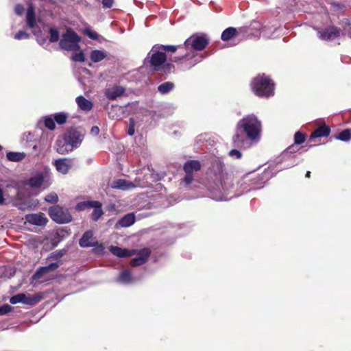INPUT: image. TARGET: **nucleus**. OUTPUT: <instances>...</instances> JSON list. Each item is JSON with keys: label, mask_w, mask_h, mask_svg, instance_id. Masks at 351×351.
<instances>
[{"label": "nucleus", "mask_w": 351, "mask_h": 351, "mask_svg": "<svg viewBox=\"0 0 351 351\" xmlns=\"http://www.w3.org/2000/svg\"><path fill=\"white\" fill-rule=\"evenodd\" d=\"M72 60L75 62H83L85 61V57L83 52L75 53L72 55Z\"/></svg>", "instance_id": "obj_42"}, {"label": "nucleus", "mask_w": 351, "mask_h": 351, "mask_svg": "<svg viewBox=\"0 0 351 351\" xmlns=\"http://www.w3.org/2000/svg\"><path fill=\"white\" fill-rule=\"evenodd\" d=\"M134 126H135L134 120L133 118H130V124H129V127L128 129V135L132 136L134 134V132H135Z\"/></svg>", "instance_id": "obj_45"}, {"label": "nucleus", "mask_w": 351, "mask_h": 351, "mask_svg": "<svg viewBox=\"0 0 351 351\" xmlns=\"http://www.w3.org/2000/svg\"><path fill=\"white\" fill-rule=\"evenodd\" d=\"M81 38L73 31L68 29L60 41L61 49L66 51H78Z\"/></svg>", "instance_id": "obj_4"}, {"label": "nucleus", "mask_w": 351, "mask_h": 351, "mask_svg": "<svg viewBox=\"0 0 351 351\" xmlns=\"http://www.w3.org/2000/svg\"><path fill=\"white\" fill-rule=\"evenodd\" d=\"M252 88H273L274 83L272 80L265 75L256 76L252 82Z\"/></svg>", "instance_id": "obj_12"}, {"label": "nucleus", "mask_w": 351, "mask_h": 351, "mask_svg": "<svg viewBox=\"0 0 351 351\" xmlns=\"http://www.w3.org/2000/svg\"><path fill=\"white\" fill-rule=\"evenodd\" d=\"M229 156L233 158L239 159L241 158L242 154L241 152L237 149H232L229 152Z\"/></svg>", "instance_id": "obj_47"}, {"label": "nucleus", "mask_w": 351, "mask_h": 351, "mask_svg": "<svg viewBox=\"0 0 351 351\" xmlns=\"http://www.w3.org/2000/svg\"><path fill=\"white\" fill-rule=\"evenodd\" d=\"M93 232L89 230L84 232L82 238L80 239L79 243L81 247H87L95 246L97 242H93Z\"/></svg>", "instance_id": "obj_21"}, {"label": "nucleus", "mask_w": 351, "mask_h": 351, "mask_svg": "<svg viewBox=\"0 0 351 351\" xmlns=\"http://www.w3.org/2000/svg\"><path fill=\"white\" fill-rule=\"evenodd\" d=\"M310 176H311V172L310 171H307L306 173V178H310Z\"/></svg>", "instance_id": "obj_56"}, {"label": "nucleus", "mask_w": 351, "mask_h": 351, "mask_svg": "<svg viewBox=\"0 0 351 351\" xmlns=\"http://www.w3.org/2000/svg\"><path fill=\"white\" fill-rule=\"evenodd\" d=\"M236 35L237 29L234 27H228L222 32L221 38L223 41H227L234 37Z\"/></svg>", "instance_id": "obj_31"}, {"label": "nucleus", "mask_w": 351, "mask_h": 351, "mask_svg": "<svg viewBox=\"0 0 351 351\" xmlns=\"http://www.w3.org/2000/svg\"><path fill=\"white\" fill-rule=\"evenodd\" d=\"M170 89H158V90L160 92L161 94H167L169 93Z\"/></svg>", "instance_id": "obj_55"}, {"label": "nucleus", "mask_w": 351, "mask_h": 351, "mask_svg": "<svg viewBox=\"0 0 351 351\" xmlns=\"http://www.w3.org/2000/svg\"><path fill=\"white\" fill-rule=\"evenodd\" d=\"M261 132V123L254 114L247 115L240 120L237 125V134L233 137L235 146H242L243 143V134L252 141H258Z\"/></svg>", "instance_id": "obj_1"}, {"label": "nucleus", "mask_w": 351, "mask_h": 351, "mask_svg": "<svg viewBox=\"0 0 351 351\" xmlns=\"http://www.w3.org/2000/svg\"><path fill=\"white\" fill-rule=\"evenodd\" d=\"M159 47L162 51H171L175 52L177 49V47L175 45H160Z\"/></svg>", "instance_id": "obj_44"}, {"label": "nucleus", "mask_w": 351, "mask_h": 351, "mask_svg": "<svg viewBox=\"0 0 351 351\" xmlns=\"http://www.w3.org/2000/svg\"><path fill=\"white\" fill-rule=\"evenodd\" d=\"M104 7L110 8L112 5L113 0H102Z\"/></svg>", "instance_id": "obj_51"}, {"label": "nucleus", "mask_w": 351, "mask_h": 351, "mask_svg": "<svg viewBox=\"0 0 351 351\" xmlns=\"http://www.w3.org/2000/svg\"><path fill=\"white\" fill-rule=\"evenodd\" d=\"M295 148H296V147H295L294 145L289 146V147L287 149V150H286V153H285V154H292V153H293V152H296Z\"/></svg>", "instance_id": "obj_52"}, {"label": "nucleus", "mask_w": 351, "mask_h": 351, "mask_svg": "<svg viewBox=\"0 0 351 351\" xmlns=\"http://www.w3.org/2000/svg\"><path fill=\"white\" fill-rule=\"evenodd\" d=\"M350 37H351V34H350Z\"/></svg>", "instance_id": "obj_59"}, {"label": "nucleus", "mask_w": 351, "mask_h": 351, "mask_svg": "<svg viewBox=\"0 0 351 351\" xmlns=\"http://www.w3.org/2000/svg\"><path fill=\"white\" fill-rule=\"evenodd\" d=\"M49 184H47L45 186V188H46V187L49 186Z\"/></svg>", "instance_id": "obj_57"}, {"label": "nucleus", "mask_w": 351, "mask_h": 351, "mask_svg": "<svg viewBox=\"0 0 351 351\" xmlns=\"http://www.w3.org/2000/svg\"><path fill=\"white\" fill-rule=\"evenodd\" d=\"M26 22L27 26L32 30L33 34L36 36L38 41L40 42L38 39L40 29L36 27L34 8L32 3L29 4V7L27 10Z\"/></svg>", "instance_id": "obj_9"}, {"label": "nucleus", "mask_w": 351, "mask_h": 351, "mask_svg": "<svg viewBox=\"0 0 351 351\" xmlns=\"http://www.w3.org/2000/svg\"><path fill=\"white\" fill-rule=\"evenodd\" d=\"M49 215L52 220L58 223H66L72 220L69 211L58 205L51 207Z\"/></svg>", "instance_id": "obj_5"}, {"label": "nucleus", "mask_w": 351, "mask_h": 351, "mask_svg": "<svg viewBox=\"0 0 351 351\" xmlns=\"http://www.w3.org/2000/svg\"><path fill=\"white\" fill-rule=\"evenodd\" d=\"M23 11H24V8L22 5L17 4L15 6V12L16 14L21 15L23 13Z\"/></svg>", "instance_id": "obj_48"}, {"label": "nucleus", "mask_w": 351, "mask_h": 351, "mask_svg": "<svg viewBox=\"0 0 351 351\" xmlns=\"http://www.w3.org/2000/svg\"><path fill=\"white\" fill-rule=\"evenodd\" d=\"M58 199H59V198H58V195L54 192H51V193H49L45 197V200L47 202L51 203V204L57 203L58 202Z\"/></svg>", "instance_id": "obj_38"}, {"label": "nucleus", "mask_w": 351, "mask_h": 351, "mask_svg": "<svg viewBox=\"0 0 351 351\" xmlns=\"http://www.w3.org/2000/svg\"><path fill=\"white\" fill-rule=\"evenodd\" d=\"M93 201H86L80 202L77 204L76 208L79 210H83L86 208H90L93 204Z\"/></svg>", "instance_id": "obj_40"}, {"label": "nucleus", "mask_w": 351, "mask_h": 351, "mask_svg": "<svg viewBox=\"0 0 351 351\" xmlns=\"http://www.w3.org/2000/svg\"><path fill=\"white\" fill-rule=\"evenodd\" d=\"M66 254V250H57L51 253L47 259H54L56 261H58L60 258H62Z\"/></svg>", "instance_id": "obj_37"}, {"label": "nucleus", "mask_w": 351, "mask_h": 351, "mask_svg": "<svg viewBox=\"0 0 351 351\" xmlns=\"http://www.w3.org/2000/svg\"><path fill=\"white\" fill-rule=\"evenodd\" d=\"M43 298L40 293H36L34 295H26L25 293L16 294L10 299V302L12 304L22 303L30 306H33L39 302Z\"/></svg>", "instance_id": "obj_7"}, {"label": "nucleus", "mask_w": 351, "mask_h": 351, "mask_svg": "<svg viewBox=\"0 0 351 351\" xmlns=\"http://www.w3.org/2000/svg\"><path fill=\"white\" fill-rule=\"evenodd\" d=\"M19 200H21V192L20 191H18L16 195V199L15 202L16 206L18 207L19 209L21 210H25L27 209H30L32 208L29 203L25 202H18Z\"/></svg>", "instance_id": "obj_32"}, {"label": "nucleus", "mask_w": 351, "mask_h": 351, "mask_svg": "<svg viewBox=\"0 0 351 351\" xmlns=\"http://www.w3.org/2000/svg\"><path fill=\"white\" fill-rule=\"evenodd\" d=\"M89 58L93 62L97 63L108 59V53L104 49H94L90 52Z\"/></svg>", "instance_id": "obj_18"}, {"label": "nucleus", "mask_w": 351, "mask_h": 351, "mask_svg": "<svg viewBox=\"0 0 351 351\" xmlns=\"http://www.w3.org/2000/svg\"><path fill=\"white\" fill-rule=\"evenodd\" d=\"M90 133L93 136H97L99 133V128L97 126H93Z\"/></svg>", "instance_id": "obj_50"}, {"label": "nucleus", "mask_w": 351, "mask_h": 351, "mask_svg": "<svg viewBox=\"0 0 351 351\" xmlns=\"http://www.w3.org/2000/svg\"><path fill=\"white\" fill-rule=\"evenodd\" d=\"M59 267L58 263H52L47 266L39 267L35 274L32 276V278L33 280H40L43 282L45 280H42L43 278L51 271H55Z\"/></svg>", "instance_id": "obj_13"}, {"label": "nucleus", "mask_w": 351, "mask_h": 351, "mask_svg": "<svg viewBox=\"0 0 351 351\" xmlns=\"http://www.w3.org/2000/svg\"><path fill=\"white\" fill-rule=\"evenodd\" d=\"M252 91L260 98H268L274 95V89H252Z\"/></svg>", "instance_id": "obj_29"}, {"label": "nucleus", "mask_w": 351, "mask_h": 351, "mask_svg": "<svg viewBox=\"0 0 351 351\" xmlns=\"http://www.w3.org/2000/svg\"><path fill=\"white\" fill-rule=\"evenodd\" d=\"M109 250L112 254L119 258L128 257L133 254L130 250L117 246L111 245L109 247Z\"/></svg>", "instance_id": "obj_23"}, {"label": "nucleus", "mask_w": 351, "mask_h": 351, "mask_svg": "<svg viewBox=\"0 0 351 351\" xmlns=\"http://www.w3.org/2000/svg\"><path fill=\"white\" fill-rule=\"evenodd\" d=\"M64 138L73 149L82 143L84 135L75 130H70L64 134Z\"/></svg>", "instance_id": "obj_11"}, {"label": "nucleus", "mask_w": 351, "mask_h": 351, "mask_svg": "<svg viewBox=\"0 0 351 351\" xmlns=\"http://www.w3.org/2000/svg\"><path fill=\"white\" fill-rule=\"evenodd\" d=\"M135 222V215L134 213H129L123 217L119 221V224L121 227H129Z\"/></svg>", "instance_id": "obj_26"}, {"label": "nucleus", "mask_w": 351, "mask_h": 351, "mask_svg": "<svg viewBox=\"0 0 351 351\" xmlns=\"http://www.w3.org/2000/svg\"><path fill=\"white\" fill-rule=\"evenodd\" d=\"M208 42L207 38L204 35H193L189 37L184 42V48L187 52L183 57L179 58V60H182L183 58H189L193 56L192 49L197 51H201L206 47V46L208 45Z\"/></svg>", "instance_id": "obj_3"}, {"label": "nucleus", "mask_w": 351, "mask_h": 351, "mask_svg": "<svg viewBox=\"0 0 351 351\" xmlns=\"http://www.w3.org/2000/svg\"><path fill=\"white\" fill-rule=\"evenodd\" d=\"M83 32L85 35H86L89 38L92 40L99 39V34L89 27L84 28L83 29Z\"/></svg>", "instance_id": "obj_36"}, {"label": "nucleus", "mask_w": 351, "mask_h": 351, "mask_svg": "<svg viewBox=\"0 0 351 351\" xmlns=\"http://www.w3.org/2000/svg\"><path fill=\"white\" fill-rule=\"evenodd\" d=\"M118 281L122 283L128 284L133 282L134 279L132 278L130 271L129 269H125L121 273L118 278Z\"/></svg>", "instance_id": "obj_30"}, {"label": "nucleus", "mask_w": 351, "mask_h": 351, "mask_svg": "<svg viewBox=\"0 0 351 351\" xmlns=\"http://www.w3.org/2000/svg\"><path fill=\"white\" fill-rule=\"evenodd\" d=\"M76 102L79 108L84 111H90L93 108V104L90 101L86 99L83 96H79L76 98Z\"/></svg>", "instance_id": "obj_25"}, {"label": "nucleus", "mask_w": 351, "mask_h": 351, "mask_svg": "<svg viewBox=\"0 0 351 351\" xmlns=\"http://www.w3.org/2000/svg\"><path fill=\"white\" fill-rule=\"evenodd\" d=\"M337 138L342 141H348L351 138V129L343 130L338 134Z\"/></svg>", "instance_id": "obj_35"}, {"label": "nucleus", "mask_w": 351, "mask_h": 351, "mask_svg": "<svg viewBox=\"0 0 351 351\" xmlns=\"http://www.w3.org/2000/svg\"><path fill=\"white\" fill-rule=\"evenodd\" d=\"M44 123L45 127L50 130H53L56 128L55 120L53 115L45 117L44 118Z\"/></svg>", "instance_id": "obj_34"}, {"label": "nucleus", "mask_w": 351, "mask_h": 351, "mask_svg": "<svg viewBox=\"0 0 351 351\" xmlns=\"http://www.w3.org/2000/svg\"><path fill=\"white\" fill-rule=\"evenodd\" d=\"M173 86H174V84L172 82H165V83L160 84V86H158V88H173Z\"/></svg>", "instance_id": "obj_49"}, {"label": "nucleus", "mask_w": 351, "mask_h": 351, "mask_svg": "<svg viewBox=\"0 0 351 351\" xmlns=\"http://www.w3.org/2000/svg\"><path fill=\"white\" fill-rule=\"evenodd\" d=\"M319 38L324 40H331L339 37L340 35V30L334 27H328L325 29H318Z\"/></svg>", "instance_id": "obj_10"}, {"label": "nucleus", "mask_w": 351, "mask_h": 351, "mask_svg": "<svg viewBox=\"0 0 351 351\" xmlns=\"http://www.w3.org/2000/svg\"><path fill=\"white\" fill-rule=\"evenodd\" d=\"M25 219L29 223L38 226H45L48 221L45 215L40 213L26 215Z\"/></svg>", "instance_id": "obj_14"}, {"label": "nucleus", "mask_w": 351, "mask_h": 351, "mask_svg": "<svg viewBox=\"0 0 351 351\" xmlns=\"http://www.w3.org/2000/svg\"><path fill=\"white\" fill-rule=\"evenodd\" d=\"M111 186L113 189L126 190L134 188L135 184L125 179H118L112 182Z\"/></svg>", "instance_id": "obj_20"}, {"label": "nucleus", "mask_w": 351, "mask_h": 351, "mask_svg": "<svg viewBox=\"0 0 351 351\" xmlns=\"http://www.w3.org/2000/svg\"><path fill=\"white\" fill-rule=\"evenodd\" d=\"M29 34L24 31H19L14 35V38L17 40L27 39L29 38Z\"/></svg>", "instance_id": "obj_46"}, {"label": "nucleus", "mask_w": 351, "mask_h": 351, "mask_svg": "<svg viewBox=\"0 0 351 351\" xmlns=\"http://www.w3.org/2000/svg\"><path fill=\"white\" fill-rule=\"evenodd\" d=\"M55 121L60 125H62L66 123L68 116L64 112H59L53 114Z\"/></svg>", "instance_id": "obj_33"}, {"label": "nucleus", "mask_w": 351, "mask_h": 351, "mask_svg": "<svg viewBox=\"0 0 351 351\" xmlns=\"http://www.w3.org/2000/svg\"><path fill=\"white\" fill-rule=\"evenodd\" d=\"M5 199L3 197V189L0 187V205L4 203Z\"/></svg>", "instance_id": "obj_53"}, {"label": "nucleus", "mask_w": 351, "mask_h": 351, "mask_svg": "<svg viewBox=\"0 0 351 351\" xmlns=\"http://www.w3.org/2000/svg\"><path fill=\"white\" fill-rule=\"evenodd\" d=\"M305 141V135L300 132H295V135H294V142L296 145H300L302 143H303Z\"/></svg>", "instance_id": "obj_39"}, {"label": "nucleus", "mask_w": 351, "mask_h": 351, "mask_svg": "<svg viewBox=\"0 0 351 351\" xmlns=\"http://www.w3.org/2000/svg\"><path fill=\"white\" fill-rule=\"evenodd\" d=\"M12 307L9 304H3L0 306V315H5L12 311Z\"/></svg>", "instance_id": "obj_43"}, {"label": "nucleus", "mask_w": 351, "mask_h": 351, "mask_svg": "<svg viewBox=\"0 0 351 351\" xmlns=\"http://www.w3.org/2000/svg\"><path fill=\"white\" fill-rule=\"evenodd\" d=\"M223 163L219 159L212 162L209 176L214 182L216 189L226 193L232 186V181L230 176L223 171Z\"/></svg>", "instance_id": "obj_2"}, {"label": "nucleus", "mask_w": 351, "mask_h": 351, "mask_svg": "<svg viewBox=\"0 0 351 351\" xmlns=\"http://www.w3.org/2000/svg\"><path fill=\"white\" fill-rule=\"evenodd\" d=\"M45 175L43 173H38L31 177L27 182V184L32 188H39L45 183Z\"/></svg>", "instance_id": "obj_19"}, {"label": "nucleus", "mask_w": 351, "mask_h": 351, "mask_svg": "<svg viewBox=\"0 0 351 351\" xmlns=\"http://www.w3.org/2000/svg\"><path fill=\"white\" fill-rule=\"evenodd\" d=\"M49 34H50V42L55 43L57 42L59 40V32L58 30L51 28L49 29Z\"/></svg>", "instance_id": "obj_41"}, {"label": "nucleus", "mask_w": 351, "mask_h": 351, "mask_svg": "<svg viewBox=\"0 0 351 351\" xmlns=\"http://www.w3.org/2000/svg\"><path fill=\"white\" fill-rule=\"evenodd\" d=\"M150 255V250L148 248H145L138 252L136 256L131 261L132 266L141 265L146 262Z\"/></svg>", "instance_id": "obj_16"}, {"label": "nucleus", "mask_w": 351, "mask_h": 351, "mask_svg": "<svg viewBox=\"0 0 351 351\" xmlns=\"http://www.w3.org/2000/svg\"><path fill=\"white\" fill-rule=\"evenodd\" d=\"M215 199H217V200H220V201H223V200L226 201V200H228V199H230V198H228V197H226V196H225V195H222L219 196V197H215Z\"/></svg>", "instance_id": "obj_54"}, {"label": "nucleus", "mask_w": 351, "mask_h": 351, "mask_svg": "<svg viewBox=\"0 0 351 351\" xmlns=\"http://www.w3.org/2000/svg\"><path fill=\"white\" fill-rule=\"evenodd\" d=\"M54 149L60 154H66L73 149L69 143L66 142L64 138L63 139H58L56 141Z\"/></svg>", "instance_id": "obj_17"}, {"label": "nucleus", "mask_w": 351, "mask_h": 351, "mask_svg": "<svg viewBox=\"0 0 351 351\" xmlns=\"http://www.w3.org/2000/svg\"><path fill=\"white\" fill-rule=\"evenodd\" d=\"M201 169L200 162L198 160H191L185 162L184 165V170L186 176L183 179L186 185H189L193 180V173L197 172Z\"/></svg>", "instance_id": "obj_8"}, {"label": "nucleus", "mask_w": 351, "mask_h": 351, "mask_svg": "<svg viewBox=\"0 0 351 351\" xmlns=\"http://www.w3.org/2000/svg\"><path fill=\"white\" fill-rule=\"evenodd\" d=\"M101 204L98 201H93L90 208H93L94 210L91 215V217L93 221H97L104 214Z\"/></svg>", "instance_id": "obj_24"}, {"label": "nucleus", "mask_w": 351, "mask_h": 351, "mask_svg": "<svg viewBox=\"0 0 351 351\" xmlns=\"http://www.w3.org/2000/svg\"><path fill=\"white\" fill-rule=\"evenodd\" d=\"M1 148H2V147H1V146L0 145V149H1Z\"/></svg>", "instance_id": "obj_58"}, {"label": "nucleus", "mask_w": 351, "mask_h": 351, "mask_svg": "<svg viewBox=\"0 0 351 351\" xmlns=\"http://www.w3.org/2000/svg\"><path fill=\"white\" fill-rule=\"evenodd\" d=\"M125 89H106V96L110 100H114L123 95Z\"/></svg>", "instance_id": "obj_28"}, {"label": "nucleus", "mask_w": 351, "mask_h": 351, "mask_svg": "<svg viewBox=\"0 0 351 351\" xmlns=\"http://www.w3.org/2000/svg\"><path fill=\"white\" fill-rule=\"evenodd\" d=\"M26 156L24 152H9L6 154V158L8 160L12 162H19L23 160Z\"/></svg>", "instance_id": "obj_27"}, {"label": "nucleus", "mask_w": 351, "mask_h": 351, "mask_svg": "<svg viewBox=\"0 0 351 351\" xmlns=\"http://www.w3.org/2000/svg\"><path fill=\"white\" fill-rule=\"evenodd\" d=\"M56 170L62 173L66 174L72 165V161L69 158H59L53 162Z\"/></svg>", "instance_id": "obj_15"}, {"label": "nucleus", "mask_w": 351, "mask_h": 351, "mask_svg": "<svg viewBox=\"0 0 351 351\" xmlns=\"http://www.w3.org/2000/svg\"><path fill=\"white\" fill-rule=\"evenodd\" d=\"M330 129L328 126L323 125L321 127L316 129L310 136V141L319 137H326L329 136Z\"/></svg>", "instance_id": "obj_22"}, {"label": "nucleus", "mask_w": 351, "mask_h": 351, "mask_svg": "<svg viewBox=\"0 0 351 351\" xmlns=\"http://www.w3.org/2000/svg\"><path fill=\"white\" fill-rule=\"evenodd\" d=\"M148 56L150 58V64L155 71L160 70L167 59L165 53L160 50L159 46L156 45L152 47Z\"/></svg>", "instance_id": "obj_6"}]
</instances>
